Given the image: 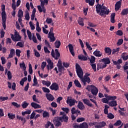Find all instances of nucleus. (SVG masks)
I'll list each match as a JSON object with an SVG mask.
<instances>
[{"mask_svg": "<svg viewBox=\"0 0 128 128\" xmlns=\"http://www.w3.org/2000/svg\"><path fill=\"white\" fill-rule=\"evenodd\" d=\"M96 12L97 14H99V15L101 16H108L110 14V10L108 9L106 6H104V4H98L96 7Z\"/></svg>", "mask_w": 128, "mask_h": 128, "instance_id": "nucleus-1", "label": "nucleus"}, {"mask_svg": "<svg viewBox=\"0 0 128 128\" xmlns=\"http://www.w3.org/2000/svg\"><path fill=\"white\" fill-rule=\"evenodd\" d=\"M2 26L4 30H6V6L2 5Z\"/></svg>", "mask_w": 128, "mask_h": 128, "instance_id": "nucleus-2", "label": "nucleus"}, {"mask_svg": "<svg viewBox=\"0 0 128 128\" xmlns=\"http://www.w3.org/2000/svg\"><path fill=\"white\" fill-rule=\"evenodd\" d=\"M48 0H45V1L41 2L40 6H38L37 8L38 10H39L40 12H44L46 14V10L44 8V4L48 5Z\"/></svg>", "mask_w": 128, "mask_h": 128, "instance_id": "nucleus-3", "label": "nucleus"}, {"mask_svg": "<svg viewBox=\"0 0 128 128\" xmlns=\"http://www.w3.org/2000/svg\"><path fill=\"white\" fill-rule=\"evenodd\" d=\"M76 72L77 76L80 78L84 76V71L78 64H76Z\"/></svg>", "mask_w": 128, "mask_h": 128, "instance_id": "nucleus-4", "label": "nucleus"}, {"mask_svg": "<svg viewBox=\"0 0 128 128\" xmlns=\"http://www.w3.org/2000/svg\"><path fill=\"white\" fill-rule=\"evenodd\" d=\"M11 38L14 42H20L22 40V37L20 36L18 34V32H15L14 36L13 34H10Z\"/></svg>", "mask_w": 128, "mask_h": 128, "instance_id": "nucleus-5", "label": "nucleus"}, {"mask_svg": "<svg viewBox=\"0 0 128 128\" xmlns=\"http://www.w3.org/2000/svg\"><path fill=\"white\" fill-rule=\"evenodd\" d=\"M88 86L91 87L90 92L93 96H96L98 95V88H96V86L94 85Z\"/></svg>", "mask_w": 128, "mask_h": 128, "instance_id": "nucleus-6", "label": "nucleus"}, {"mask_svg": "<svg viewBox=\"0 0 128 128\" xmlns=\"http://www.w3.org/2000/svg\"><path fill=\"white\" fill-rule=\"evenodd\" d=\"M80 80L84 86L86 85V82L90 84V77L82 76Z\"/></svg>", "mask_w": 128, "mask_h": 128, "instance_id": "nucleus-7", "label": "nucleus"}, {"mask_svg": "<svg viewBox=\"0 0 128 128\" xmlns=\"http://www.w3.org/2000/svg\"><path fill=\"white\" fill-rule=\"evenodd\" d=\"M53 122L55 126H58H58H62V122H60V120L58 116L55 117L53 120Z\"/></svg>", "mask_w": 128, "mask_h": 128, "instance_id": "nucleus-8", "label": "nucleus"}, {"mask_svg": "<svg viewBox=\"0 0 128 128\" xmlns=\"http://www.w3.org/2000/svg\"><path fill=\"white\" fill-rule=\"evenodd\" d=\"M74 128H88V124L86 122H83L80 125H74Z\"/></svg>", "mask_w": 128, "mask_h": 128, "instance_id": "nucleus-9", "label": "nucleus"}, {"mask_svg": "<svg viewBox=\"0 0 128 128\" xmlns=\"http://www.w3.org/2000/svg\"><path fill=\"white\" fill-rule=\"evenodd\" d=\"M60 120V122H65L66 124H67V122H68V116L66 115H64L62 116H58Z\"/></svg>", "mask_w": 128, "mask_h": 128, "instance_id": "nucleus-10", "label": "nucleus"}, {"mask_svg": "<svg viewBox=\"0 0 128 128\" xmlns=\"http://www.w3.org/2000/svg\"><path fill=\"white\" fill-rule=\"evenodd\" d=\"M50 88L52 90H58L59 88L58 84L56 82H54L50 86Z\"/></svg>", "mask_w": 128, "mask_h": 128, "instance_id": "nucleus-11", "label": "nucleus"}, {"mask_svg": "<svg viewBox=\"0 0 128 128\" xmlns=\"http://www.w3.org/2000/svg\"><path fill=\"white\" fill-rule=\"evenodd\" d=\"M122 0H120L119 1L117 2L115 4V10L116 12H118V10H120V8L122 7Z\"/></svg>", "mask_w": 128, "mask_h": 128, "instance_id": "nucleus-12", "label": "nucleus"}, {"mask_svg": "<svg viewBox=\"0 0 128 128\" xmlns=\"http://www.w3.org/2000/svg\"><path fill=\"white\" fill-rule=\"evenodd\" d=\"M82 102L85 104H86V106H90V108H94V105L90 103V102L88 98L82 99Z\"/></svg>", "mask_w": 128, "mask_h": 128, "instance_id": "nucleus-13", "label": "nucleus"}, {"mask_svg": "<svg viewBox=\"0 0 128 128\" xmlns=\"http://www.w3.org/2000/svg\"><path fill=\"white\" fill-rule=\"evenodd\" d=\"M67 104L70 106H74L76 104V100L74 99H70L68 100V98L66 100Z\"/></svg>", "mask_w": 128, "mask_h": 128, "instance_id": "nucleus-14", "label": "nucleus"}, {"mask_svg": "<svg viewBox=\"0 0 128 128\" xmlns=\"http://www.w3.org/2000/svg\"><path fill=\"white\" fill-rule=\"evenodd\" d=\"M68 46L69 50H70L71 54H72V56H74L75 54H74V46H72V44H69L68 45Z\"/></svg>", "mask_w": 128, "mask_h": 128, "instance_id": "nucleus-15", "label": "nucleus"}, {"mask_svg": "<svg viewBox=\"0 0 128 128\" xmlns=\"http://www.w3.org/2000/svg\"><path fill=\"white\" fill-rule=\"evenodd\" d=\"M77 106L79 110H84L85 108L84 103L80 101L78 102Z\"/></svg>", "mask_w": 128, "mask_h": 128, "instance_id": "nucleus-16", "label": "nucleus"}, {"mask_svg": "<svg viewBox=\"0 0 128 128\" xmlns=\"http://www.w3.org/2000/svg\"><path fill=\"white\" fill-rule=\"evenodd\" d=\"M30 104L32 108H34L35 110H36V108H42V106H40V105L34 102H32Z\"/></svg>", "mask_w": 128, "mask_h": 128, "instance_id": "nucleus-17", "label": "nucleus"}, {"mask_svg": "<svg viewBox=\"0 0 128 128\" xmlns=\"http://www.w3.org/2000/svg\"><path fill=\"white\" fill-rule=\"evenodd\" d=\"M102 62H104V64H110V60L109 58H104L101 60Z\"/></svg>", "mask_w": 128, "mask_h": 128, "instance_id": "nucleus-18", "label": "nucleus"}, {"mask_svg": "<svg viewBox=\"0 0 128 128\" xmlns=\"http://www.w3.org/2000/svg\"><path fill=\"white\" fill-rule=\"evenodd\" d=\"M93 54H94V56H98V58H100V56H102V52L98 50H95Z\"/></svg>", "mask_w": 128, "mask_h": 128, "instance_id": "nucleus-19", "label": "nucleus"}, {"mask_svg": "<svg viewBox=\"0 0 128 128\" xmlns=\"http://www.w3.org/2000/svg\"><path fill=\"white\" fill-rule=\"evenodd\" d=\"M104 52L106 54H107L108 56H110L112 54V49L108 47L105 48L104 49Z\"/></svg>", "mask_w": 128, "mask_h": 128, "instance_id": "nucleus-20", "label": "nucleus"}, {"mask_svg": "<svg viewBox=\"0 0 128 128\" xmlns=\"http://www.w3.org/2000/svg\"><path fill=\"white\" fill-rule=\"evenodd\" d=\"M46 97L47 100H50L51 102H52V100H54V96L52 95V94H46Z\"/></svg>", "mask_w": 128, "mask_h": 128, "instance_id": "nucleus-21", "label": "nucleus"}, {"mask_svg": "<svg viewBox=\"0 0 128 128\" xmlns=\"http://www.w3.org/2000/svg\"><path fill=\"white\" fill-rule=\"evenodd\" d=\"M108 105L110 106H118V102L116 100H114V101H110L108 102Z\"/></svg>", "mask_w": 128, "mask_h": 128, "instance_id": "nucleus-22", "label": "nucleus"}, {"mask_svg": "<svg viewBox=\"0 0 128 128\" xmlns=\"http://www.w3.org/2000/svg\"><path fill=\"white\" fill-rule=\"evenodd\" d=\"M78 22L79 26H84V18H80L78 20Z\"/></svg>", "mask_w": 128, "mask_h": 128, "instance_id": "nucleus-23", "label": "nucleus"}, {"mask_svg": "<svg viewBox=\"0 0 128 128\" xmlns=\"http://www.w3.org/2000/svg\"><path fill=\"white\" fill-rule=\"evenodd\" d=\"M16 54V51L14 50V49H11L10 51V54L8 55V58H12L14 56V54Z\"/></svg>", "mask_w": 128, "mask_h": 128, "instance_id": "nucleus-24", "label": "nucleus"}, {"mask_svg": "<svg viewBox=\"0 0 128 128\" xmlns=\"http://www.w3.org/2000/svg\"><path fill=\"white\" fill-rule=\"evenodd\" d=\"M128 14V8L123 9L121 12V16H127Z\"/></svg>", "mask_w": 128, "mask_h": 128, "instance_id": "nucleus-25", "label": "nucleus"}, {"mask_svg": "<svg viewBox=\"0 0 128 128\" xmlns=\"http://www.w3.org/2000/svg\"><path fill=\"white\" fill-rule=\"evenodd\" d=\"M74 84L76 86L77 88H82V84H80V82H78V80H74Z\"/></svg>", "mask_w": 128, "mask_h": 128, "instance_id": "nucleus-26", "label": "nucleus"}, {"mask_svg": "<svg viewBox=\"0 0 128 128\" xmlns=\"http://www.w3.org/2000/svg\"><path fill=\"white\" fill-rule=\"evenodd\" d=\"M55 54L56 56H55V60H58V58L60 56V54L58 49L55 50Z\"/></svg>", "mask_w": 128, "mask_h": 128, "instance_id": "nucleus-27", "label": "nucleus"}, {"mask_svg": "<svg viewBox=\"0 0 128 128\" xmlns=\"http://www.w3.org/2000/svg\"><path fill=\"white\" fill-rule=\"evenodd\" d=\"M78 60H84V61H86V60H88V58H86V56H84V55H79L78 56Z\"/></svg>", "mask_w": 128, "mask_h": 128, "instance_id": "nucleus-28", "label": "nucleus"}, {"mask_svg": "<svg viewBox=\"0 0 128 128\" xmlns=\"http://www.w3.org/2000/svg\"><path fill=\"white\" fill-rule=\"evenodd\" d=\"M26 80H28V78L26 77H24L23 78H22L20 82V86H24V82H26Z\"/></svg>", "mask_w": 128, "mask_h": 128, "instance_id": "nucleus-29", "label": "nucleus"}, {"mask_svg": "<svg viewBox=\"0 0 128 128\" xmlns=\"http://www.w3.org/2000/svg\"><path fill=\"white\" fill-rule=\"evenodd\" d=\"M20 66L24 70H26V64L24 62L20 64Z\"/></svg>", "mask_w": 128, "mask_h": 128, "instance_id": "nucleus-30", "label": "nucleus"}, {"mask_svg": "<svg viewBox=\"0 0 128 128\" xmlns=\"http://www.w3.org/2000/svg\"><path fill=\"white\" fill-rule=\"evenodd\" d=\"M43 113H42V116L44 118H50V112H46V111H43Z\"/></svg>", "mask_w": 128, "mask_h": 128, "instance_id": "nucleus-31", "label": "nucleus"}, {"mask_svg": "<svg viewBox=\"0 0 128 128\" xmlns=\"http://www.w3.org/2000/svg\"><path fill=\"white\" fill-rule=\"evenodd\" d=\"M24 16V12L21 9H20L18 11V18H22Z\"/></svg>", "mask_w": 128, "mask_h": 128, "instance_id": "nucleus-32", "label": "nucleus"}, {"mask_svg": "<svg viewBox=\"0 0 128 128\" xmlns=\"http://www.w3.org/2000/svg\"><path fill=\"white\" fill-rule=\"evenodd\" d=\"M60 40H56L54 42V45L56 48H60Z\"/></svg>", "mask_w": 128, "mask_h": 128, "instance_id": "nucleus-33", "label": "nucleus"}, {"mask_svg": "<svg viewBox=\"0 0 128 128\" xmlns=\"http://www.w3.org/2000/svg\"><path fill=\"white\" fill-rule=\"evenodd\" d=\"M36 30L38 32H40L42 31V28L40 27V23L38 22L36 24Z\"/></svg>", "mask_w": 128, "mask_h": 128, "instance_id": "nucleus-34", "label": "nucleus"}, {"mask_svg": "<svg viewBox=\"0 0 128 128\" xmlns=\"http://www.w3.org/2000/svg\"><path fill=\"white\" fill-rule=\"evenodd\" d=\"M90 64H94L96 62V57L94 56H92L90 58Z\"/></svg>", "mask_w": 128, "mask_h": 128, "instance_id": "nucleus-35", "label": "nucleus"}, {"mask_svg": "<svg viewBox=\"0 0 128 128\" xmlns=\"http://www.w3.org/2000/svg\"><path fill=\"white\" fill-rule=\"evenodd\" d=\"M98 126H100L101 128H104L106 126V123L104 121L100 122L98 123Z\"/></svg>", "mask_w": 128, "mask_h": 128, "instance_id": "nucleus-36", "label": "nucleus"}, {"mask_svg": "<svg viewBox=\"0 0 128 128\" xmlns=\"http://www.w3.org/2000/svg\"><path fill=\"white\" fill-rule=\"evenodd\" d=\"M116 99V96H108V100H110L114 101Z\"/></svg>", "mask_w": 128, "mask_h": 128, "instance_id": "nucleus-37", "label": "nucleus"}, {"mask_svg": "<svg viewBox=\"0 0 128 128\" xmlns=\"http://www.w3.org/2000/svg\"><path fill=\"white\" fill-rule=\"evenodd\" d=\"M8 116L9 118H10V120H14V118H16V114H14L8 113Z\"/></svg>", "mask_w": 128, "mask_h": 128, "instance_id": "nucleus-38", "label": "nucleus"}, {"mask_svg": "<svg viewBox=\"0 0 128 128\" xmlns=\"http://www.w3.org/2000/svg\"><path fill=\"white\" fill-rule=\"evenodd\" d=\"M31 112H32V110H28L26 111H24V112H22V116H24L26 114H30Z\"/></svg>", "mask_w": 128, "mask_h": 128, "instance_id": "nucleus-39", "label": "nucleus"}, {"mask_svg": "<svg viewBox=\"0 0 128 128\" xmlns=\"http://www.w3.org/2000/svg\"><path fill=\"white\" fill-rule=\"evenodd\" d=\"M28 106V103L26 102V101L22 103V106L23 108H26Z\"/></svg>", "mask_w": 128, "mask_h": 128, "instance_id": "nucleus-40", "label": "nucleus"}, {"mask_svg": "<svg viewBox=\"0 0 128 128\" xmlns=\"http://www.w3.org/2000/svg\"><path fill=\"white\" fill-rule=\"evenodd\" d=\"M107 118H110V120H112V118H114V115L111 112L108 113V114H107Z\"/></svg>", "mask_w": 128, "mask_h": 128, "instance_id": "nucleus-41", "label": "nucleus"}, {"mask_svg": "<svg viewBox=\"0 0 128 128\" xmlns=\"http://www.w3.org/2000/svg\"><path fill=\"white\" fill-rule=\"evenodd\" d=\"M16 46H20V48H24V42H18L16 44Z\"/></svg>", "mask_w": 128, "mask_h": 128, "instance_id": "nucleus-42", "label": "nucleus"}, {"mask_svg": "<svg viewBox=\"0 0 128 128\" xmlns=\"http://www.w3.org/2000/svg\"><path fill=\"white\" fill-rule=\"evenodd\" d=\"M26 32H27V34H28L29 40H32V32H30V30H26Z\"/></svg>", "mask_w": 128, "mask_h": 128, "instance_id": "nucleus-43", "label": "nucleus"}, {"mask_svg": "<svg viewBox=\"0 0 128 128\" xmlns=\"http://www.w3.org/2000/svg\"><path fill=\"white\" fill-rule=\"evenodd\" d=\"M8 100V96H0V101L4 102V100Z\"/></svg>", "mask_w": 128, "mask_h": 128, "instance_id": "nucleus-44", "label": "nucleus"}, {"mask_svg": "<svg viewBox=\"0 0 128 128\" xmlns=\"http://www.w3.org/2000/svg\"><path fill=\"white\" fill-rule=\"evenodd\" d=\"M42 90L44 92H48V94H50V90L48 89V88H46V87H42Z\"/></svg>", "mask_w": 128, "mask_h": 128, "instance_id": "nucleus-45", "label": "nucleus"}, {"mask_svg": "<svg viewBox=\"0 0 128 128\" xmlns=\"http://www.w3.org/2000/svg\"><path fill=\"white\" fill-rule=\"evenodd\" d=\"M122 124V121L120 120H118L116 121V122H115L114 124V126H120Z\"/></svg>", "mask_w": 128, "mask_h": 128, "instance_id": "nucleus-46", "label": "nucleus"}, {"mask_svg": "<svg viewBox=\"0 0 128 128\" xmlns=\"http://www.w3.org/2000/svg\"><path fill=\"white\" fill-rule=\"evenodd\" d=\"M116 34L117 36H122L124 34V32L122 30H118L116 32Z\"/></svg>", "mask_w": 128, "mask_h": 128, "instance_id": "nucleus-47", "label": "nucleus"}, {"mask_svg": "<svg viewBox=\"0 0 128 128\" xmlns=\"http://www.w3.org/2000/svg\"><path fill=\"white\" fill-rule=\"evenodd\" d=\"M90 66L93 69V70L94 72H96V64H91Z\"/></svg>", "mask_w": 128, "mask_h": 128, "instance_id": "nucleus-48", "label": "nucleus"}, {"mask_svg": "<svg viewBox=\"0 0 128 128\" xmlns=\"http://www.w3.org/2000/svg\"><path fill=\"white\" fill-rule=\"evenodd\" d=\"M64 66L58 67V70L59 72H64Z\"/></svg>", "mask_w": 128, "mask_h": 128, "instance_id": "nucleus-49", "label": "nucleus"}, {"mask_svg": "<svg viewBox=\"0 0 128 128\" xmlns=\"http://www.w3.org/2000/svg\"><path fill=\"white\" fill-rule=\"evenodd\" d=\"M34 84H32V86H36L38 84V79H36V76H34Z\"/></svg>", "mask_w": 128, "mask_h": 128, "instance_id": "nucleus-50", "label": "nucleus"}, {"mask_svg": "<svg viewBox=\"0 0 128 128\" xmlns=\"http://www.w3.org/2000/svg\"><path fill=\"white\" fill-rule=\"evenodd\" d=\"M8 80H12V72H10V71H8Z\"/></svg>", "mask_w": 128, "mask_h": 128, "instance_id": "nucleus-51", "label": "nucleus"}, {"mask_svg": "<svg viewBox=\"0 0 128 128\" xmlns=\"http://www.w3.org/2000/svg\"><path fill=\"white\" fill-rule=\"evenodd\" d=\"M102 102H104V104H108L110 102L108 98H102Z\"/></svg>", "mask_w": 128, "mask_h": 128, "instance_id": "nucleus-52", "label": "nucleus"}, {"mask_svg": "<svg viewBox=\"0 0 128 128\" xmlns=\"http://www.w3.org/2000/svg\"><path fill=\"white\" fill-rule=\"evenodd\" d=\"M22 52V51H20V50H18V49H16V56H20V53Z\"/></svg>", "mask_w": 128, "mask_h": 128, "instance_id": "nucleus-53", "label": "nucleus"}, {"mask_svg": "<svg viewBox=\"0 0 128 128\" xmlns=\"http://www.w3.org/2000/svg\"><path fill=\"white\" fill-rule=\"evenodd\" d=\"M86 44L88 50H92V48L90 46V43H88V42H86Z\"/></svg>", "mask_w": 128, "mask_h": 128, "instance_id": "nucleus-54", "label": "nucleus"}, {"mask_svg": "<svg viewBox=\"0 0 128 128\" xmlns=\"http://www.w3.org/2000/svg\"><path fill=\"white\" fill-rule=\"evenodd\" d=\"M28 72L30 74H32V64H29V69Z\"/></svg>", "mask_w": 128, "mask_h": 128, "instance_id": "nucleus-55", "label": "nucleus"}, {"mask_svg": "<svg viewBox=\"0 0 128 128\" xmlns=\"http://www.w3.org/2000/svg\"><path fill=\"white\" fill-rule=\"evenodd\" d=\"M122 42H124V40L122 39H119L117 42V45L118 46H122Z\"/></svg>", "mask_w": 128, "mask_h": 128, "instance_id": "nucleus-56", "label": "nucleus"}, {"mask_svg": "<svg viewBox=\"0 0 128 128\" xmlns=\"http://www.w3.org/2000/svg\"><path fill=\"white\" fill-rule=\"evenodd\" d=\"M52 122L50 121H48L46 124H45L46 128H48L50 126H52Z\"/></svg>", "mask_w": 128, "mask_h": 128, "instance_id": "nucleus-57", "label": "nucleus"}, {"mask_svg": "<svg viewBox=\"0 0 128 128\" xmlns=\"http://www.w3.org/2000/svg\"><path fill=\"white\" fill-rule=\"evenodd\" d=\"M62 110L66 112V114H68V112H70V109L68 108H62Z\"/></svg>", "mask_w": 128, "mask_h": 128, "instance_id": "nucleus-58", "label": "nucleus"}, {"mask_svg": "<svg viewBox=\"0 0 128 128\" xmlns=\"http://www.w3.org/2000/svg\"><path fill=\"white\" fill-rule=\"evenodd\" d=\"M12 105L14 106H16V108H20V104H18L17 102H12Z\"/></svg>", "mask_w": 128, "mask_h": 128, "instance_id": "nucleus-59", "label": "nucleus"}, {"mask_svg": "<svg viewBox=\"0 0 128 128\" xmlns=\"http://www.w3.org/2000/svg\"><path fill=\"white\" fill-rule=\"evenodd\" d=\"M84 118H79L76 120L77 122H84Z\"/></svg>", "mask_w": 128, "mask_h": 128, "instance_id": "nucleus-60", "label": "nucleus"}, {"mask_svg": "<svg viewBox=\"0 0 128 128\" xmlns=\"http://www.w3.org/2000/svg\"><path fill=\"white\" fill-rule=\"evenodd\" d=\"M1 60L2 62V64H6V58L4 56L1 57Z\"/></svg>", "mask_w": 128, "mask_h": 128, "instance_id": "nucleus-61", "label": "nucleus"}, {"mask_svg": "<svg viewBox=\"0 0 128 128\" xmlns=\"http://www.w3.org/2000/svg\"><path fill=\"white\" fill-rule=\"evenodd\" d=\"M34 56H36V58H40V54L36 50H34Z\"/></svg>", "mask_w": 128, "mask_h": 128, "instance_id": "nucleus-62", "label": "nucleus"}, {"mask_svg": "<svg viewBox=\"0 0 128 128\" xmlns=\"http://www.w3.org/2000/svg\"><path fill=\"white\" fill-rule=\"evenodd\" d=\"M50 112H52V116H54L56 114L57 110H54L52 108H50Z\"/></svg>", "mask_w": 128, "mask_h": 128, "instance_id": "nucleus-63", "label": "nucleus"}, {"mask_svg": "<svg viewBox=\"0 0 128 128\" xmlns=\"http://www.w3.org/2000/svg\"><path fill=\"white\" fill-rule=\"evenodd\" d=\"M63 66L64 68H68V66H70V63L68 62H63Z\"/></svg>", "mask_w": 128, "mask_h": 128, "instance_id": "nucleus-64", "label": "nucleus"}]
</instances>
